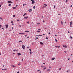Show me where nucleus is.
<instances>
[{"mask_svg": "<svg viewBox=\"0 0 73 73\" xmlns=\"http://www.w3.org/2000/svg\"><path fill=\"white\" fill-rule=\"evenodd\" d=\"M11 4H9L8 6L9 7H10V6H11Z\"/></svg>", "mask_w": 73, "mask_h": 73, "instance_id": "obj_29", "label": "nucleus"}, {"mask_svg": "<svg viewBox=\"0 0 73 73\" xmlns=\"http://www.w3.org/2000/svg\"><path fill=\"white\" fill-rule=\"evenodd\" d=\"M2 29H3V30H4V29L3 28H2Z\"/></svg>", "mask_w": 73, "mask_h": 73, "instance_id": "obj_52", "label": "nucleus"}, {"mask_svg": "<svg viewBox=\"0 0 73 73\" xmlns=\"http://www.w3.org/2000/svg\"><path fill=\"white\" fill-rule=\"evenodd\" d=\"M6 28H8V25H6Z\"/></svg>", "mask_w": 73, "mask_h": 73, "instance_id": "obj_3", "label": "nucleus"}, {"mask_svg": "<svg viewBox=\"0 0 73 73\" xmlns=\"http://www.w3.org/2000/svg\"><path fill=\"white\" fill-rule=\"evenodd\" d=\"M55 47L56 48H61V47H60V46H56Z\"/></svg>", "mask_w": 73, "mask_h": 73, "instance_id": "obj_5", "label": "nucleus"}, {"mask_svg": "<svg viewBox=\"0 0 73 73\" xmlns=\"http://www.w3.org/2000/svg\"><path fill=\"white\" fill-rule=\"evenodd\" d=\"M54 7L55 8L56 7V6L55 5H54Z\"/></svg>", "mask_w": 73, "mask_h": 73, "instance_id": "obj_45", "label": "nucleus"}, {"mask_svg": "<svg viewBox=\"0 0 73 73\" xmlns=\"http://www.w3.org/2000/svg\"><path fill=\"white\" fill-rule=\"evenodd\" d=\"M29 50H30V52H32V51H31V50H31V49H30Z\"/></svg>", "mask_w": 73, "mask_h": 73, "instance_id": "obj_38", "label": "nucleus"}, {"mask_svg": "<svg viewBox=\"0 0 73 73\" xmlns=\"http://www.w3.org/2000/svg\"><path fill=\"white\" fill-rule=\"evenodd\" d=\"M43 64H44L45 65V63H43Z\"/></svg>", "mask_w": 73, "mask_h": 73, "instance_id": "obj_61", "label": "nucleus"}, {"mask_svg": "<svg viewBox=\"0 0 73 73\" xmlns=\"http://www.w3.org/2000/svg\"><path fill=\"white\" fill-rule=\"evenodd\" d=\"M2 70H7V69H3Z\"/></svg>", "mask_w": 73, "mask_h": 73, "instance_id": "obj_27", "label": "nucleus"}, {"mask_svg": "<svg viewBox=\"0 0 73 73\" xmlns=\"http://www.w3.org/2000/svg\"><path fill=\"white\" fill-rule=\"evenodd\" d=\"M55 60V58H52V60Z\"/></svg>", "mask_w": 73, "mask_h": 73, "instance_id": "obj_11", "label": "nucleus"}, {"mask_svg": "<svg viewBox=\"0 0 73 73\" xmlns=\"http://www.w3.org/2000/svg\"><path fill=\"white\" fill-rule=\"evenodd\" d=\"M38 36H42V35H38Z\"/></svg>", "mask_w": 73, "mask_h": 73, "instance_id": "obj_37", "label": "nucleus"}, {"mask_svg": "<svg viewBox=\"0 0 73 73\" xmlns=\"http://www.w3.org/2000/svg\"><path fill=\"white\" fill-rule=\"evenodd\" d=\"M55 41H56V42H57V39H55Z\"/></svg>", "mask_w": 73, "mask_h": 73, "instance_id": "obj_31", "label": "nucleus"}, {"mask_svg": "<svg viewBox=\"0 0 73 73\" xmlns=\"http://www.w3.org/2000/svg\"><path fill=\"white\" fill-rule=\"evenodd\" d=\"M17 73H20V72H17Z\"/></svg>", "mask_w": 73, "mask_h": 73, "instance_id": "obj_62", "label": "nucleus"}, {"mask_svg": "<svg viewBox=\"0 0 73 73\" xmlns=\"http://www.w3.org/2000/svg\"><path fill=\"white\" fill-rule=\"evenodd\" d=\"M22 42V41H19V42Z\"/></svg>", "mask_w": 73, "mask_h": 73, "instance_id": "obj_34", "label": "nucleus"}, {"mask_svg": "<svg viewBox=\"0 0 73 73\" xmlns=\"http://www.w3.org/2000/svg\"><path fill=\"white\" fill-rule=\"evenodd\" d=\"M11 23H12V24H13V21H11Z\"/></svg>", "mask_w": 73, "mask_h": 73, "instance_id": "obj_40", "label": "nucleus"}, {"mask_svg": "<svg viewBox=\"0 0 73 73\" xmlns=\"http://www.w3.org/2000/svg\"><path fill=\"white\" fill-rule=\"evenodd\" d=\"M70 38H71V39H72V36H70Z\"/></svg>", "mask_w": 73, "mask_h": 73, "instance_id": "obj_47", "label": "nucleus"}, {"mask_svg": "<svg viewBox=\"0 0 73 73\" xmlns=\"http://www.w3.org/2000/svg\"><path fill=\"white\" fill-rule=\"evenodd\" d=\"M40 73H41V71H40L39 72Z\"/></svg>", "mask_w": 73, "mask_h": 73, "instance_id": "obj_59", "label": "nucleus"}, {"mask_svg": "<svg viewBox=\"0 0 73 73\" xmlns=\"http://www.w3.org/2000/svg\"><path fill=\"white\" fill-rule=\"evenodd\" d=\"M70 7H72V5H71V6Z\"/></svg>", "mask_w": 73, "mask_h": 73, "instance_id": "obj_55", "label": "nucleus"}, {"mask_svg": "<svg viewBox=\"0 0 73 73\" xmlns=\"http://www.w3.org/2000/svg\"><path fill=\"white\" fill-rule=\"evenodd\" d=\"M64 53H66V51H64Z\"/></svg>", "mask_w": 73, "mask_h": 73, "instance_id": "obj_33", "label": "nucleus"}, {"mask_svg": "<svg viewBox=\"0 0 73 73\" xmlns=\"http://www.w3.org/2000/svg\"><path fill=\"white\" fill-rule=\"evenodd\" d=\"M7 3H13V2L11 1H8L7 2Z\"/></svg>", "mask_w": 73, "mask_h": 73, "instance_id": "obj_2", "label": "nucleus"}, {"mask_svg": "<svg viewBox=\"0 0 73 73\" xmlns=\"http://www.w3.org/2000/svg\"><path fill=\"white\" fill-rule=\"evenodd\" d=\"M46 69V67H45L44 68H43V70H45V69Z\"/></svg>", "mask_w": 73, "mask_h": 73, "instance_id": "obj_15", "label": "nucleus"}, {"mask_svg": "<svg viewBox=\"0 0 73 73\" xmlns=\"http://www.w3.org/2000/svg\"><path fill=\"white\" fill-rule=\"evenodd\" d=\"M28 16L27 17H24V19H28Z\"/></svg>", "mask_w": 73, "mask_h": 73, "instance_id": "obj_9", "label": "nucleus"}, {"mask_svg": "<svg viewBox=\"0 0 73 73\" xmlns=\"http://www.w3.org/2000/svg\"><path fill=\"white\" fill-rule=\"evenodd\" d=\"M33 53V52H30V54H32Z\"/></svg>", "mask_w": 73, "mask_h": 73, "instance_id": "obj_26", "label": "nucleus"}, {"mask_svg": "<svg viewBox=\"0 0 73 73\" xmlns=\"http://www.w3.org/2000/svg\"><path fill=\"white\" fill-rule=\"evenodd\" d=\"M23 6H25V5H26V4H23Z\"/></svg>", "mask_w": 73, "mask_h": 73, "instance_id": "obj_21", "label": "nucleus"}, {"mask_svg": "<svg viewBox=\"0 0 73 73\" xmlns=\"http://www.w3.org/2000/svg\"><path fill=\"white\" fill-rule=\"evenodd\" d=\"M39 71H40V70H37V72H39Z\"/></svg>", "mask_w": 73, "mask_h": 73, "instance_id": "obj_46", "label": "nucleus"}, {"mask_svg": "<svg viewBox=\"0 0 73 73\" xmlns=\"http://www.w3.org/2000/svg\"><path fill=\"white\" fill-rule=\"evenodd\" d=\"M25 46H22V48L23 49H25Z\"/></svg>", "mask_w": 73, "mask_h": 73, "instance_id": "obj_4", "label": "nucleus"}, {"mask_svg": "<svg viewBox=\"0 0 73 73\" xmlns=\"http://www.w3.org/2000/svg\"><path fill=\"white\" fill-rule=\"evenodd\" d=\"M18 51V49H17V50H13V51H14V52H15V51Z\"/></svg>", "mask_w": 73, "mask_h": 73, "instance_id": "obj_30", "label": "nucleus"}, {"mask_svg": "<svg viewBox=\"0 0 73 73\" xmlns=\"http://www.w3.org/2000/svg\"><path fill=\"white\" fill-rule=\"evenodd\" d=\"M69 71H68V70L67 71V72H68Z\"/></svg>", "mask_w": 73, "mask_h": 73, "instance_id": "obj_64", "label": "nucleus"}, {"mask_svg": "<svg viewBox=\"0 0 73 73\" xmlns=\"http://www.w3.org/2000/svg\"><path fill=\"white\" fill-rule=\"evenodd\" d=\"M37 32H40V31L38 30L37 31Z\"/></svg>", "mask_w": 73, "mask_h": 73, "instance_id": "obj_32", "label": "nucleus"}, {"mask_svg": "<svg viewBox=\"0 0 73 73\" xmlns=\"http://www.w3.org/2000/svg\"><path fill=\"white\" fill-rule=\"evenodd\" d=\"M27 14H26V13H25L24 15H23V16H25V15H26Z\"/></svg>", "mask_w": 73, "mask_h": 73, "instance_id": "obj_22", "label": "nucleus"}, {"mask_svg": "<svg viewBox=\"0 0 73 73\" xmlns=\"http://www.w3.org/2000/svg\"><path fill=\"white\" fill-rule=\"evenodd\" d=\"M61 23L62 25H63V22L61 21Z\"/></svg>", "mask_w": 73, "mask_h": 73, "instance_id": "obj_16", "label": "nucleus"}, {"mask_svg": "<svg viewBox=\"0 0 73 73\" xmlns=\"http://www.w3.org/2000/svg\"><path fill=\"white\" fill-rule=\"evenodd\" d=\"M26 23H27V24H29V22L28 21Z\"/></svg>", "mask_w": 73, "mask_h": 73, "instance_id": "obj_28", "label": "nucleus"}, {"mask_svg": "<svg viewBox=\"0 0 73 73\" xmlns=\"http://www.w3.org/2000/svg\"><path fill=\"white\" fill-rule=\"evenodd\" d=\"M47 71L49 72V71H50V69H48L47 70Z\"/></svg>", "mask_w": 73, "mask_h": 73, "instance_id": "obj_6", "label": "nucleus"}, {"mask_svg": "<svg viewBox=\"0 0 73 73\" xmlns=\"http://www.w3.org/2000/svg\"><path fill=\"white\" fill-rule=\"evenodd\" d=\"M25 32H29V31H26Z\"/></svg>", "mask_w": 73, "mask_h": 73, "instance_id": "obj_24", "label": "nucleus"}, {"mask_svg": "<svg viewBox=\"0 0 73 73\" xmlns=\"http://www.w3.org/2000/svg\"><path fill=\"white\" fill-rule=\"evenodd\" d=\"M55 36H57V35H55Z\"/></svg>", "mask_w": 73, "mask_h": 73, "instance_id": "obj_63", "label": "nucleus"}, {"mask_svg": "<svg viewBox=\"0 0 73 73\" xmlns=\"http://www.w3.org/2000/svg\"><path fill=\"white\" fill-rule=\"evenodd\" d=\"M11 66H12V67H13V68H15V67H16V66L14 65H12Z\"/></svg>", "mask_w": 73, "mask_h": 73, "instance_id": "obj_7", "label": "nucleus"}, {"mask_svg": "<svg viewBox=\"0 0 73 73\" xmlns=\"http://www.w3.org/2000/svg\"><path fill=\"white\" fill-rule=\"evenodd\" d=\"M72 22H70V25H72Z\"/></svg>", "mask_w": 73, "mask_h": 73, "instance_id": "obj_18", "label": "nucleus"}, {"mask_svg": "<svg viewBox=\"0 0 73 73\" xmlns=\"http://www.w3.org/2000/svg\"><path fill=\"white\" fill-rule=\"evenodd\" d=\"M28 11H29V12H31V11H32V9H30L29 10H28Z\"/></svg>", "mask_w": 73, "mask_h": 73, "instance_id": "obj_10", "label": "nucleus"}, {"mask_svg": "<svg viewBox=\"0 0 73 73\" xmlns=\"http://www.w3.org/2000/svg\"><path fill=\"white\" fill-rule=\"evenodd\" d=\"M46 39H48V37H46Z\"/></svg>", "mask_w": 73, "mask_h": 73, "instance_id": "obj_43", "label": "nucleus"}, {"mask_svg": "<svg viewBox=\"0 0 73 73\" xmlns=\"http://www.w3.org/2000/svg\"><path fill=\"white\" fill-rule=\"evenodd\" d=\"M70 60V59H69V58L68 59V60Z\"/></svg>", "mask_w": 73, "mask_h": 73, "instance_id": "obj_49", "label": "nucleus"}, {"mask_svg": "<svg viewBox=\"0 0 73 73\" xmlns=\"http://www.w3.org/2000/svg\"><path fill=\"white\" fill-rule=\"evenodd\" d=\"M40 44H41V45H43V43H42V42H40Z\"/></svg>", "mask_w": 73, "mask_h": 73, "instance_id": "obj_17", "label": "nucleus"}, {"mask_svg": "<svg viewBox=\"0 0 73 73\" xmlns=\"http://www.w3.org/2000/svg\"><path fill=\"white\" fill-rule=\"evenodd\" d=\"M37 24H40V23H37Z\"/></svg>", "mask_w": 73, "mask_h": 73, "instance_id": "obj_50", "label": "nucleus"}, {"mask_svg": "<svg viewBox=\"0 0 73 73\" xmlns=\"http://www.w3.org/2000/svg\"><path fill=\"white\" fill-rule=\"evenodd\" d=\"M38 30H41V29H38Z\"/></svg>", "mask_w": 73, "mask_h": 73, "instance_id": "obj_53", "label": "nucleus"}, {"mask_svg": "<svg viewBox=\"0 0 73 73\" xmlns=\"http://www.w3.org/2000/svg\"><path fill=\"white\" fill-rule=\"evenodd\" d=\"M20 20H17V21H19Z\"/></svg>", "mask_w": 73, "mask_h": 73, "instance_id": "obj_56", "label": "nucleus"}, {"mask_svg": "<svg viewBox=\"0 0 73 73\" xmlns=\"http://www.w3.org/2000/svg\"><path fill=\"white\" fill-rule=\"evenodd\" d=\"M49 68H52V67L49 66Z\"/></svg>", "mask_w": 73, "mask_h": 73, "instance_id": "obj_36", "label": "nucleus"}, {"mask_svg": "<svg viewBox=\"0 0 73 73\" xmlns=\"http://www.w3.org/2000/svg\"><path fill=\"white\" fill-rule=\"evenodd\" d=\"M61 68H59V70H61Z\"/></svg>", "mask_w": 73, "mask_h": 73, "instance_id": "obj_51", "label": "nucleus"}, {"mask_svg": "<svg viewBox=\"0 0 73 73\" xmlns=\"http://www.w3.org/2000/svg\"><path fill=\"white\" fill-rule=\"evenodd\" d=\"M21 65V64H20V62H19L18 64V65Z\"/></svg>", "mask_w": 73, "mask_h": 73, "instance_id": "obj_19", "label": "nucleus"}, {"mask_svg": "<svg viewBox=\"0 0 73 73\" xmlns=\"http://www.w3.org/2000/svg\"><path fill=\"white\" fill-rule=\"evenodd\" d=\"M13 17H15V15H13Z\"/></svg>", "mask_w": 73, "mask_h": 73, "instance_id": "obj_44", "label": "nucleus"}, {"mask_svg": "<svg viewBox=\"0 0 73 73\" xmlns=\"http://www.w3.org/2000/svg\"><path fill=\"white\" fill-rule=\"evenodd\" d=\"M67 2H68V0H66L65 2L67 3Z\"/></svg>", "mask_w": 73, "mask_h": 73, "instance_id": "obj_35", "label": "nucleus"}, {"mask_svg": "<svg viewBox=\"0 0 73 73\" xmlns=\"http://www.w3.org/2000/svg\"><path fill=\"white\" fill-rule=\"evenodd\" d=\"M70 27H72V25H70Z\"/></svg>", "mask_w": 73, "mask_h": 73, "instance_id": "obj_48", "label": "nucleus"}, {"mask_svg": "<svg viewBox=\"0 0 73 73\" xmlns=\"http://www.w3.org/2000/svg\"><path fill=\"white\" fill-rule=\"evenodd\" d=\"M13 9H16V7H13Z\"/></svg>", "mask_w": 73, "mask_h": 73, "instance_id": "obj_13", "label": "nucleus"}, {"mask_svg": "<svg viewBox=\"0 0 73 73\" xmlns=\"http://www.w3.org/2000/svg\"><path fill=\"white\" fill-rule=\"evenodd\" d=\"M43 8H46V6H44L43 7Z\"/></svg>", "mask_w": 73, "mask_h": 73, "instance_id": "obj_41", "label": "nucleus"}, {"mask_svg": "<svg viewBox=\"0 0 73 73\" xmlns=\"http://www.w3.org/2000/svg\"><path fill=\"white\" fill-rule=\"evenodd\" d=\"M35 8H36V7H35V6H34L33 7V8H34V9H35Z\"/></svg>", "mask_w": 73, "mask_h": 73, "instance_id": "obj_25", "label": "nucleus"}, {"mask_svg": "<svg viewBox=\"0 0 73 73\" xmlns=\"http://www.w3.org/2000/svg\"><path fill=\"white\" fill-rule=\"evenodd\" d=\"M31 1L32 2V4H33L35 3V1H34V0H31Z\"/></svg>", "mask_w": 73, "mask_h": 73, "instance_id": "obj_1", "label": "nucleus"}, {"mask_svg": "<svg viewBox=\"0 0 73 73\" xmlns=\"http://www.w3.org/2000/svg\"><path fill=\"white\" fill-rule=\"evenodd\" d=\"M63 47L64 48H67V46H63Z\"/></svg>", "mask_w": 73, "mask_h": 73, "instance_id": "obj_12", "label": "nucleus"}, {"mask_svg": "<svg viewBox=\"0 0 73 73\" xmlns=\"http://www.w3.org/2000/svg\"><path fill=\"white\" fill-rule=\"evenodd\" d=\"M25 33H19V34L20 35H23V34H24Z\"/></svg>", "mask_w": 73, "mask_h": 73, "instance_id": "obj_8", "label": "nucleus"}, {"mask_svg": "<svg viewBox=\"0 0 73 73\" xmlns=\"http://www.w3.org/2000/svg\"><path fill=\"white\" fill-rule=\"evenodd\" d=\"M17 54H18V55H21V53H17Z\"/></svg>", "mask_w": 73, "mask_h": 73, "instance_id": "obj_14", "label": "nucleus"}, {"mask_svg": "<svg viewBox=\"0 0 73 73\" xmlns=\"http://www.w3.org/2000/svg\"><path fill=\"white\" fill-rule=\"evenodd\" d=\"M37 39H38V37H36V38H35V40H37Z\"/></svg>", "mask_w": 73, "mask_h": 73, "instance_id": "obj_20", "label": "nucleus"}, {"mask_svg": "<svg viewBox=\"0 0 73 73\" xmlns=\"http://www.w3.org/2000/svg\"><path fill=\"white\" fill-rule=\"evenodd\" d=\"M41 67H42V68H44V67H45V66H42Z\"/></svg>", "mask_w": 73, "mask_h": 73, "instance_id": "obj_23", "label": "nucleus"}, {"mask_svg": "<svg viewBox=\"0 0 73 73\" xmlns=\"http://www.w3.org/2000/svg\"><path fill=\"white\" fill-rule=\"evenodd\" d=\"M48 34H50V32L48 33Z\"/></svg>", "mask_w": 73, "mask_h": 73, "instance_id": "obj_54", "label": "nucleus"}, {"mask_svg": "<svg viewBox=\"0 0 73 73\" xmlns=\"http://www.w3.org/2000/svg\"><path fill=\"white\" fill-rule=\"evenodd\" d=\"M68 33H70V32H69V31H68Z\"/></svg>", "mask_w": 73, "mask_h": 73, "instance_id": "obj_57", "label": "nucleus"}, {"mask_svg": "<svg viewBox=\"0 0 73 73\" xmlns=\"http://www.w3.org/2000/svg\"><path fill=\"white\" fill-rule=\"evenodd\" d=\"M43 22H45V21L43 20Z\"/></svg>", "mask_w": 73, "mask_h": 73, "instance_id": "obj_60", "label": "nucleus"}, {"mask_svg": "<svg viewBox=\"0 0 73 73\" xmlns=\"http://www.w3.org/2000/svg\"><path fill=\"white\" fill-rule=\"evenodd\" d=\"M0 19H1V20H3V18H0Z\"/></svg>", "mask_w": 73, "mask_h": 73, "instance_id": "obj_42", "label": "nucleus"}, {"mask_svg": "<svg viewBox=\"0 0 73 73\" xmlns=\"http://www.w3.org/2000/svg\"><path fill=\"white\" fill-rule=\"evenodd\" d=\"M45 5V6H47V5L44 4V5Z\"/></svg>", "mask_w": 73, "mask_h": 73, "instance_id": "obj_39", "label": "nucleus"}, {"mask_svg": "<svg viewBox=\"0 0 73 73\" xmlns=\"http://www.w3.org/2000/svg\"><path fill=\"white\" fill-rule=\"evenodd\" d=\"M17 6H18V5H16V7H17Z\"/></svg>", "mask_w": 73, "mask_h": 73, "instance_id": "obj_58", "label": "nucleus"}]
</instances>
